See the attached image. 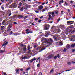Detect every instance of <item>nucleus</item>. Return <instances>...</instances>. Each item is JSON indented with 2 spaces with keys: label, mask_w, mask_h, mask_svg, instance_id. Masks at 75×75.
Segmentation results:
<instances>
[{
  "label": "nucleus",
  "mask_w": 75,
  "mask_h": 75,
  "mask_svg": "<svg viewBox=\"0 0 75 75\" xmlns=\"http://www.w3.org/2000/svg\"><path fill=\"white\" fill-rule=\"evenodd\" d=\"M55 31L57 32V33H59L61 32V30L59 29H58L55 30Z\"/></svg>",
  "instance_id": "18"
},
{
  "label": "nucleus",
  "mask_w": 75,
  "mask_h": 75,
  "mask_svg": "<svg viewBox=\"0 0 75 75\" xmlns=\"http://www.w3.org/2000/svg\"><path fill=\"white\" fill-rule=\"evenodd\" d=\"M60 28H61L62 30H65V27L64 26V25H61L59 26Z\"/></svg>",
  "instance_id": "11"
},
{
  "label": "nucleus",
  "mask_w": 75,
  "mask_h": 75,
  "mask_svg": "<svg viewBox=\"0 0 75 75\" xmlns=\"http://www.w3.org/2000/svg\"><path fill=\"white\" fill-rule=\"evenodd\" d=\"M19 5L20 6H21L22 5V3H21V2H20L19 4Z\"/></svg>",
  "instance_id": "42"
},
{
  "label": "nucleus",
  "mask_w": 75,
  "mask_h": 75,
  "mask_svg": "<svg viewBox=\"0 0 75 75\" xmlns=\"http://www.w3.org/2000/svg\"><path fill=\"white\" fill-rule=\"evenodd\" d=\"M39 50V52H40L41 51H42L44 50H45V48H43L42 46H40V47L38 48L36 50Z\"/></svg>",
  "instance_id": "5"
},
{
  "label": "nucleus",
  "mask_w": 75,
  "mask_h": 75,
  "mask_svg": "<svg viewBox=\"0 0 75 75\" xmlns=\"http://www.w3.org/2000/svg\"><path fill=\"white\" fill-rule=\"evenodd\" d=\"M38 60H39L40 61V57H38V59L36 60V62H38Z\"/></svg>",
  "instance_id": "60"
},
{
  "label": "nucleus",
  "mask_w": 75,
  "mask_h": 75,
  "mask_svg": "<svg viewBox=\"0 0 75 75\" xmlns=\"http://www.w3.org/2000/svg\"><path fill=\"white\" fill-rule=\"evenodd\" d=\"M17 5H18V4L13 3L12 4H11L9 6V8L12 9L16 8L17 7Z\"/></svg>",
  "instance_id": "1"
},
{
  "label": "nucleus",
  "mask_w": 75,
  "mask_h": 75,
  "mask_svg": "<svg viewBox=\"0 0 75 75\" xmlns=\"http://www.w3.org/2000/svg\"><path fill=\"white\" fill-rule=\"evenodd\" d=\"M13 32L12 31H11L9 33V35H11L12 34H13Z\"/></svg>",
  "instance_id": "47"
},
{
  "label": "nucleus",
  "mask_w": 75,
  "mask_h": 75,
  "mask_svg": "<svg viewBox=\"0 0 75 75\" xmlns=\"http://www.w3.org/2000/svg\"><path fill=\"white\" fill-rule=\"evenodd\" d=\"M38 8L39 9V10H40L43 8V6L42 5H40L38 6Z\"/></svg>",
  "instance_id": "17"
},
{
  "label": "nucleus",
  "mask_w": 75,
  "mask_h": 75,
  "mask_svg": "<svg viewBox=\"0 0 75 75\" xmlns=\"http://www.w3.org/2000/svg\"><path fill=\"white\" fill-rule=\"evenodd\" d=\"M70 47H73V48H74V47H75V43L72 44V45H71V47L69 44H67L66 45V48L67 49H69Z\"/></svg>",
  "instance_id": "4"
},
{
  "label": "nucleus",
  "mask_w": 75,
  "mask_h": 75,
  "mask_svg": "<svg viewBox=\"0 0 75 75\" xmlns=\"http://www.w3.org/2000/svg\"><path fill=\"white\" fill-rule=\"evenodd\" d=\"M37 47V45H35L34 46V48H35Z\"/></svg>",
  "instance_id": "59"
},
{
  "label": "nucleus",
  "mask_w": 75,
  "mask_h": 75,
  "mask_svg": "<svg viewBox=\"0 0 75 75\" xmlns=\"http://www.w3.org/2000/svg\"><path fill=\"white\" fill-rule=\"evenodd\" d=\"M5 52V50H1L0 51V53H3V52Z\"/></svg>",
  "instance_id": "33"
},
{
  "label": "nucleus",
  "mask_w": 75,
  "mask_h": 75,
  "mask_svg": "<svg viewBox=\"0 0 75 75\" xmlns=\"http://www.w3.org/2000/svg\"><path fill=\"white\" fill-rule=\"evenodd\" d=\"M48 16H49V18H48V20H52L53 19V17L51 16V14H52V12H50L48 13Z\"/></svg>",
  "instance_id": "7"
},
{
  "label": "nucleus",
  "mask_w": 75,
  "mask_h": 75,
  "mask_svg": "<svg viewBox=\"0 0 75 75\" xmlns=\"http://www.w3.org/2000/svg\"><path fill=\"white\" fill-rule=\"evenodd\" d=\"M71 22H72V21H67V25H71V24H73V23H71Z\"/></svg>",
  "instance_id": "16"
},
{
  "label": "nucleus",
  "mask_w": 75,
  "mask_h": 75,
  "mask_svg": "<svg viewBox=\"0 0 75 75\" xmlns=\"http://www.w3.org/2000/svg\"><path fill=\"white\" fill-rule=\"evenodd\" d=\"M54 13L56 14H58V12L55 11L54 12Z\"/></svg>",
  "instance_id": "53"
},
{
  "label": "nucleus",
  "mask_w": 75,
  "mask_h": 75,
  "mask_svg": "<svg viewBox=\"0 0 75 75\" xmlns=\"http://www.w3.org/2000/svg\"><path fill=\"white\" fill-rule=\"evenodd\" d=\"M11 3V1H10L9 2L7 3L5 5L6 7H8L10 4Z\"/></svg>",
  "instance_id": "15"
},
{
  "label": "nucleus",
  "mask_w": 75,
  "mask_h": 75,
  "mask_svg": "<svg viewBox=\"0 0 75 75\" xmlns=\"http://www.w3.org/2000/svg\"><path fill=\"white\" fill-rule=\"evenodd\" d=\"M54 71V69H52L50 71V73H51V72H52Z\"/></svg>",
  "instance_id": "49"
},
{
  "label": "nucleus",
  "mask_w": 75,
  "mask_h": 75,
  "mask_svg": "<svg viewBox=\"0 0 75 75\" xmlns=\"http://www.w3.org/2000/svg\"><path fill=\"white\" fill-rule=\"evenodd\" d=\"M20 46H21V47H23V46H24V44H20Z\"/></svg>",
  "instance_id": "44"
},
{
  "label": "nucleus",
  "mask_w": 75,
  "mask_h": 75,
  "mask_svg": "<svg viewBox=\"0 0 75 75\" xmlns=\"http://www.w3.org/2000/svg\"><path fill=\"white\" fill-rule=\"evenodd\" d=\"M22 57V59L23 60L24 59H27L28 58V57Z\"/></svg>",
  "instance_id": "21"
},
{
  "label": "nucleus",
  "mask_w": 75,
  "mask_h": 75,
  "mask_svg": "<svg viewBox=\"0 0 75 75\" xmlns=\"http://www.w3.org/2000/svg\"><path fill=\"white\" fill-rule=\"evenodd\" d=\"M33 59H32L31 60H30L29 61V62L30 63L33 62Z\"/></svg>",
  "instance_id": "34"
},
{
  "label": "nucleus",
  "mask_w": 75,
  "mask_h": 75,
  "mask_svg": "<svg viewBox=\"0 0 75 75\" xmlns=\"http://www.w3.org/2000/svg\"><path fill=\"white\" fill-rule=\"evenodd\" d=\"M66 30H67V31H68L69 33H71V32L72 31V29L71 28L67 27Z\"/></svg>",
  "instance_id": "9"
},
{
  "label": "nucleus",
  "mask_w": 75,
  "mask_h": 75,
  "mask_svg": "<svg viewBox=\"0 0 75 75\" xmlns=\"http://www.w3.org/2000/svg\"><path fill=\"white\" fill-rule=\"evenodd\" d=\"M52 16L53 17H55V13L54 12H52Z\"/></svg>",
  "instance_id": "25"
},
{
  "label": "nucleus",
  "mask_w": 75,
  "mask_h": 75,
  "mask_svg": "<svg viewBox=\"0 0 75 75\" xmlns=\"http://www.w3.org/2000/svg\"><path fill=\"white\" fill-rule=\"evenodd\" d=\"M29 7H30V6L28 4L26 5L24 8V10H27V8H29Z\"/></svg>",
  "instance_id": "13"
},
{
  "label": "nucleus",
  "mask_w": 75,
  "mask_h": 75,
  "mask_svg": "<svg viewBox=\"0 0 75 75\" xmlns=\"http://www.w3.org/2000/svg\"><path fill=\"white\" fill-rule=\"evenodd\" d=\"M11 31V29L7 28V31Z\"/></svg>",
  "instance_id": "48"
},
{
  "label": "nucleus",
  "mask_w": 75,
  "mask_h": 75,
  "mask_svg": "<svg viewBox=\"0 0 75 75\" xmlns=\"http://www.w3.org/2000/svg\"><path fill=\"white\" fill-rule=\"evenodd\" d=\"M42 21V20H39V21H38V23H41V21Z\"/></svg>",
  "instance_id": "56"
},
{
  "label": "nucleus",
  "mask_w": 75,
  "mask_h": 75,
  "mask_svg": "<svg viewBox=\"0 0 75 75\" xmlns=\"http://www.w3.org/2000/svg\"><path fill=\"white\" fill-rule=\"evenodd\" d=\"M7 75V74H6V73H4V75Z\"/></svg>",
  "instance_id": "64"
},
{
  "label": "nucleus",
  "mask_w": 75,
  "mask_h": 75,
  "mask_svg": "<svg viewBox=\"0 0 75 75\" xmlns=\"http://www.w3.org/2000/svg\"><path fill=\"white\" fill-rule=\"evenodd\" d=\"M68 12L69 13L71 12V11H70V10H69V9H68Z\"/></svg>",
  "instance_id": "61"
},
{
  "label": "nucleus",
  "mask_w": 75,
  "mask_h": 75,
  "mask_svg": "<svg viewBox=\"0 0 75 75\" xmlns=\"http://www.w3.org/2000/svg\"><path fill=\"white\" fill-rule=\"evenodd\" d=\"M50 41L52 42H53V40H52V39L51 38H49V39H47V40H46L45 41V44H50V45H51L52 44V43L50 42Z\"/></svg>",
  "instance_id": "2"
},
{
  "label": "nucleus",
  "mask_w": 75,
  "mask_h": 75,
  "mask_svg": "<svg viewBox=\"0 0 75 75\" xmlns=\"http://www.w3.org/2000/svg\"><path fill=\"white\" fill-rule=\"evenodd\" d=\"M13 24H17V22H14V23H13Z\"/></svg>",
  "instance_id": "57"
},
{
  "label": "nucleus",
  "mask_w": 75,
  "mask_h": 75,
  "mask_svg": "<svg viewBox=\"0 0 75 75\" xmlns=\"http://www.w3.org/2000/svg\"><path fill=\"white\" fill-rule=\"evenodd\" d=\"M4 36H7V33L5 32L4 33Z\"/></svg>",
  "instance_id": "35"
},
{
  "label": "nucleus",
  "mask_w": 75,
  "mask_h": 75,
  "mask_svg": "<svg viewBox=\"0 0 75 75\" xmlns=\"http://www.w3.org/2000/svg\"><path fill=\"white\" fill-rule=\"evenodd\" d=\"M15 18L16 16L15 15H14L12 16V18H13V19H14Z\"/></svg>",
  "instance_id": "45"
},
{
  "label": "nucleus",
  "mask_w": 75,
  "mask_h": 75,
  "mask_svg": "<svg viewBox=\"0 0 75 75\" xmlns=\"http://www.w3.org/2000/svg\"><path fill=\"white\" fill-rule=\"evenodd\" d=\"M4 41V43H3L2 45V47H3V46H4V47H6L7 45V44H8V42L7 41V40H6V38H5V39H4L3 40Z\"/></svg>",
  "instance_id": "6"
},
{
  "label": "nucleus",
  "mask_w": 75,
  "mask_h": 75,
  "mask_svg": "<svg viewBox=\"0 0 75 75\" xmlns=\"http://www.w3.org/2000/svg\"><path fill=\"white\" fill-rule=\"evenodd\" d=\"M6 20H4L1 23L2 24V25H4V23H6Z\"/></svg>",
  "instance_id": "29"
},
{
  "label": "nucleus",
  "mask_w": 75,
  "mask_h": 75,
  "mask_svg": "<svg viewBox=\"0 0 75 75\" xmlns=\"http://www.w3.org/2000/svg\"><path fill=\"white\" fill-rule=\"evenodd\" d=\"M55 35V36H54L53 38L55 41H58L59 40H61V38L59 37V35L56 34Z\"/></svg>",
  "instance_id": "3"
},
{
  "label": "nucleus",
  "mask_w": 75,
  "mask_h": 75,
  "mask_svg": "<svg viewBox=\"0 0 75 75\" xmlns=\"http://www.w3.org/2000/svg\"><path fill=\"white\" fill-rule=\"evenodd\" d=\"M75 51V49H73L72 50V52H74Z\"/></svg>",
  "instance_id": "50"
},
{
  "label": "nucleus",
  "mask_w": 75,
  "mask_h": 75,
  "mask_svg": "<svg viewBox=\"0 0 75 75\" xmlns=\"http://www.w3.org/2000/svg\"><path fill=\"white\" fill-rule=\"evenodd\" d=\"M32 51L31 50H30L28 51L27 53L28 54V57H31V52Z\"/></svg>",
  "instance_id": "10"
},
{
  "label": "nucleus",
  "mask_w": 75,
  "mask_h": 75,
  "mask_svg": "<svg viewBox=\"0 0 75 75\" xmlns=\"http://www.w3.org/2000/svg\"><path fill=\"white\" fill-rule=\"evenodd\" d=\"M27 50H31L32 48L30 47V45H28L27 47Z\"/></svg>",
  "instance_id": "27"
},
{
  "label": "nucleus",
  "mask_w": 75,
  "mask_h": 75,
  "mask_svg": "<svg viewBox=\"0 0 75 75\" xmlns=\"http://www.w3.org/2000/svg\"><path fill=\"white\" fill-rule=\"evenodd\" d=\"M40 62H39V64H38L37 67H40Z\"/></svg>",
  "instance_id": "51"
},
{
  "label": "nucleus",
  "mask_w": 75,
  "mask_h": 75,
  "mask_svg": "<svg viewBox=\"0 0 75 75\" xmlns=\"http://www.w3.org/2000/svg\"><path fill=\"white\" fill-rule=\"evenodd\" d=\"M70 3H74V1H72V0H71L70 1Z\"/></svg>",
  "instance_id": "52"
},
{
  "label": "nucleus",
  "mask_w": 75,
  "mask_h": 75,
  "mask_svg": "<svg viewBox=\"0 0 75 75\" xmlns=\"http://www.w3.org/2000/svg\"><path fill=\"white\" fill-rule=\"evenodd\" d=\"M30 69V68L28 67V68L25 69V71H26V72H27V71H29Z\"/></svg>",
  "instance_id": "30"
},
{
  "label": "nucleus",
  "mask_w": 75,
  "mask_h": 75,
  "mask_svg": "<svg viewBox=\"0 0 75 75\" xmlns=\"http://www.w3.org/2000/svg\"><path fill=\"white\" fill-rule=\"evenodd\" d=\"M0 28L1 30H3V29H4V27L2 26Z\"/></svg>",
  "instance_id": "41"
},
{
  "label": "nucleus",
  "mask_w": 75,
  "mask_h": 75,
  "mask_svg": "<svg viewBox=\"0 0 75 75\" xmlns=\"http://www.w3.org/2000/svg\"><path fill=\"white\" fill-rule=\"evenodd\" d=\"M0 13L1 14L4 15L5 14V12H4L3 11H1L0 12Z\"/></svg>",
  "instance_id": "23"
},
{
  "label": "nucleus",
  "mask_w": 75,
  "mask_h": 75,
  "mask_svg": "<svg viewBox=\"0 0 75 75\" xmlns=\"http://www.w3.org/2000/svg\"><path fill=\"white\" fill-rule=\"evenodd\" d=\"M26 45H25V47L23 48V50L24 51H25L27 50V48H26Z\"/></svg>",
  "instance_id": "24"
},
{
  "label": "nucleus",
  "mask_w": 75,
  "mask_h": 75,
  "mask_svg": "<svg viewBox=\"0 0 75 75\" xmlns=\"http://www.w3.org/2000/svg\"><path fill=\"white\" fill-rule=\"evenodd\" d=\"M13 34L14 36H17V35H20V34L18 33H13Z\"/></svg>",
  "instance_id": "19"
},
{
  "label": "nucleus",
  "mask_w": 75,
  "mask_h": 75,
  "mask_svg": "<svg viewBox=\"0 0 75 75\" xmlns=\"http://www.w3.org/2000/svg\"><path fill=\"white\" fill-rule=\"evenodd\" d=\"M72 32L73 33H75V28H74V30H73L72 31Z\"/></svg>",
  "instance_id": "58"
},
{
  "label": "nucleus",
  "mask_w": 75,
  "mask_h": 75,
  "mask_svg": "<svg viewBox=\"0 0 75 75\" xmlns=\"http://www.w3.org/2000/svg\"><path fill=\"white\" fill-rule=\"evenodd\" d=\"M61 14H62H62H64V13H64V12H63V11H61Z\"/></svg>",
  "instance_id": "55"
},
{
  "label": "nucleus",
  "mask_w": 75,
  "mask_h": 75,
  "mask_svg": "<svg viewBox=\"0 0 75 75\" xmlns=\"http://www.w3.org/2000/svg\"><path fill=\"white\" fill-rule=\"evenodd\" d=\"M67 49L66 48H64L63 50V51H64V52H66V51H67Z\"/></svg>",
  "instance_id": "36"
},
{
  "label": "nucleus",
  "mask_w": 75,
  "mask_h": 75,
  "mask_svg": "<svg viewBox=\"0 0 75 75\" xmlns=\"http://www.w3.org/2000/svg\"><path fill=\"white\" fill-rule=\"evenodd\" d=\"M12 24L11 25H9L8 26L7 28H8L9 29H10L11 27H12Z\"/></svg>",
  "instance_id": "26"
},
{
  "label": "nucleus",
  "mask_w": 75,
  "mask_h": 75,
  "mask_svg": "<svg viewBox=\"0 0 75 75\" xmlns=\"http://www.w3.org/2000/svg\"><path fill=\"white\" fill-rule=\"evenodd\" d=\"M20 11H22L24 10V6H23L22 8L20 9Z\"/></svg>",
  "instance_id": "31"
},
{
  "label": "nucleus",
  "mask_w": 75,
  "mask_h": 75,
  "mask_svg": "<svg viewBox=\"0 0 75 75\" xmlns=\"http://www.w3.org/2000/svg\"><path fill=\"white\" fill-rule=\"evenodd\" d=\"M59 2L60 3H64V0H60Z\"/></svg>",
  "instance_id": "46"
},
{
  "label": "nucleus",
  "mask_w": 75,
  "mask_h": 75,
  "mask_svg": "<svg viewBox=\"0 0 75 75\" xmlns=\"http://www.w3.org/2000/svg\"><path fill=\"white\" fill-rule=\"evenodd\" d=\"M59 44L60 45H63V43L62 42H60L59 43Z\"/></svg>",
  "instance_id": "37"
},
{
  "label": "nucleus",
  "mask_w": 75,
  "mask_h": 75,
  "mask_svg": "<svg viewBox=\"0 0 75 75\" xmlns=\"http://www.w3.org/2000/svg\"><path fill=\"white\" fill-rule=\"evenodd\" d=\"M26 33V34H29V33H33V31H29V29H26L25 30Z\"/></svg>",
  "instance_id": "12"
},
{
  "label": "nucleus",
  "mask_w": 75,
  "mask_h": 75,
  "mask_svg": "<svg viewBox=\"0 0 75 75\" xmlns=\"http://www.w3.org/2000/svg\"><path fill=\"white\" fill-rule=\"evenodd\" d=\"M75 35L72 36H71V37H72V38H71V40H73V39H74V38H75Z\"/></svg>",
  "instance_id": "38"
},
{
  "label": "nucleus",
  "mask_w": 75,
  "mask_h": 75,
  "mask_svg": "<svg viewBox=\"0 0 75 75\" xmlns=\"http://www.w3.org/2000/svg\"><path fill=\"white\" fill-rule=\"evenodd\" d=\"M18 17L19 18H20V19H21V18H24V17H23V16L21 15H20L18 16Z\"/></svg>",
  "instance_id": "22"
},
{
  "label": "nucleus",
  "mask_w": 75,
  "mask_h": 75,
  "mask_svg": "<svg viewBox=\"0 0 75 75\" xmlns=\"http://www.w3.org/2000/svg\"><path fill=\"white\" fill-rule=\"evenodd\" d=\"M49 58H51V57H47L46 59H46V60H48Z\"/></svg>",
  "instance_id": "40"
},
{
  "label": "nucleus",
  "mask_w": 75,
  "mask_h": 75,
  "mask_svg": "<svg viewBox=\"0 0 75 75\" xmlns=\"http://www.w3.org/2000/svg\"><path fill=\"white\" fill-rule=\"evenodd\" d=\"M49 52L48 53L47 55H45V56H47L48 57H54V55L53 54H49Z\"/></svg>",
  "instance_id": "14"
},
{
  "label": "nucleus",
  "mask_w": 75,
  "mask_h": 75,
  "mask_svg": "<svg viewBox=\"0 0 75 75\" xmlns=\"http://www.w3.org/2000/svg\"><path fill=\"white\" fill-rule=\"evenodd\" d=\"M45 11V9H43L42 11V12H44V11Z\"/></svg>",
  "instance_id": "62"
},
{
  "label": "nucleus",
  "mask_w": 75,
  "mask_h": 75,
  "mask_svg": "<svg viewBox=\"0 0 75 75\" xmlns=\"http://www.w3.org/2000/svg\"><path fill=\"white\" fill-rule=\"evenodd\" d=\"M49 35V34L47 33L46 35L45 36L46 37H48Z\"/></svg>",
  "instance_id": "32"
},
{
  "label": "nucleus",
  "mask_w": 75,
  "mask_h": 75,
  "mask_svg": "<svg viewBox=\"0 0 75 75\" xmlns=\"http://www.w3.org/2000/svg\"><path fill=\"white\" fill-rule=\"evenodd\" d=\"M54 28V26H52L51 27V29H53Z\"/></svg>",
  "instance_id": "63"
},
{
  "label": "nucleus",
  "mask_w": 75,
  "mask_h": 75,
  "mask_svg": "<svg viewBox=\"0 0 75 75\" xmlns=\"http://www.w3.org/2000/svg\"><path fill=\"white\" fill-rule=\"evenodd\" d=\"M50 26V25L48 24L45 25V26L44 27V30H49Z\"/></svg>",
  "instance_id": "8"
},
{
  "label": "nucleus",
  "mask_w": 75,
  "mask_h": 75,
  "mask_svg": "<svg viewBox=\"0 0 75 75\" xmlns=\"http://www.w3.org/2000/svg\"><path fill=\"white\" fill-rule=\"evenodd\" d=\"M65 4L66 5V6H68V4L66 2H65Z\"/></svg>",
  "instance_id": "54"
},
{
  "label": "nucleus",
  "mask_w": 75,
  "mask_h": 75,
  "mask_svg": "<svg viewBox=\"0 0 75 75\" xmlns=\"http://www.w3.org/2000/svg\"><path fill=\"white\" fill-rule=\"evenodd\" d=\"M20 71V69H18L16 70V73H18Z\"/></svg>",
  "instance_id": "28"
},
{
  "label": "nucleus",
  "mask_w": 75,
  "mask_h": 75,
  "mask_svg": "<svg viewBox=\"0 0 75 75\" xmlns=\"http://www.w3.org/2000/svg\"><path fill=\"white\" fill-rule=\"evenodd\" d=\"M67 27H69V28H74V26L71 25V26H70Z\"/></svg>",
  "instance_id": "39"
},
{
  "label": "nucleus",
  "mask_w": 75,
  "mask_h": 75,
  "mask_svg": "<svg viewBox=\"0 0 75 75\" xmlns=\"http://www.w3.org/2000/svg\"><path fill=\"white\" fill-rule=\"evenodd\" d=\"M67 64L68 65H70L72 64V63L71 62H68L67 63Z\"/></svg>",
  "instance_id": "43"
},
{
  "label": "nucleus",
  "mask_w": 75,
  "mask_h": 75,
  "mask_svg": "<svg viewBox=\"0 0 75 75\" xmlns=\"http://www.w3.org/2000/svg\"><path fill=\"white\" fill-rule=\"evenodd\" d=\"M48 40V39H46V38H42L41 39V41H44V40H46V41H47Z\"/></svg>",
  "instance_id": "20"
}]
</instances>
